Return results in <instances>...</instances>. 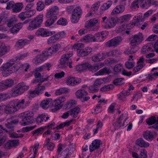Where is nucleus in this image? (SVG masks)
Segmentation results:
<instances>
[{"label": "nucleus", "instance_id": "nucleus-20", "mask_svg": "<svg viewBox=\"0 0 158 158\" xmlns=\"http://www.w3.org/2000/svg\"><path fill=\"white\" fill-rule=\"evenodd\" d=\"M30 41L27 39H21L18 40L15 44L16 47L19 49L22 48L26 45L29 44Z\"/></svg>", "mask_w": 158, "mask_h": 158}, {"label": "nucleus", "instance_id": "nucleus-63", "mask_svg": "<svg viewBox=\"0 0 158 158\" xmlns=\"http://www.w3.org/2000/svg\"><path fill=\"white\" fill-rule=\"evenodd\" d=\"M135 64V63L132 61H128L125 63L126 67L128 69H131L133 68Z\"/></svg>", "mask_w": 158, "mask_h": 158}, {"label": "nucleus", "instance_id": "nucleus-46", "mask_svg": "<svg viewBox=\"0 0 158 158\" xmlns=\"http://www.w3.org/2000/svg\"><path fill=\"white\" fill-rule=\"evenodd\" d=\"M83 39L86 42H94V36L92 34H90L86 35L84 37Z\"/></svg>", "mask_w": 158, "mask_h": 158}, {"label": "nucleus", "instance_id": "nucleus-14", "mask_svg": "<svg viewBox=\"0 0 158 158\" xmlns=\"http://www.w3.org/2000/svg\"><path fill=\"white\" fill-rule=\"evenodd\" d=\"M17 109L13 100L11 101L7 105L4 109V111L7 114L14 113L17 110Z\"/></svg>", "mask_w": 158, "mask_h": 158}, {"label": "nucleus", "instance_id": "nucleus-39", "mask_svg": "<svg viewBox=\"0 0 158 158\" xmlns=\"http://www.w3.org/2000/svg\"><path fill=\"white\" fill-rule=\"evenodd\" d=\"M110 73V70L106 67H104L100 70L95 73L96 75H101L105 74H109Z\"/></svg>", "mask_w": 158, "mask_h": 158}, {"label": "nucleus", "instance_id": "nucleus-55", "mask_svg": "<svg viewBox=\"0 0 158 158\" xmlns=\"http://www.w3.org/2000/svg\"><path fill=\"white\" fill-rule=\"evenodd\" d=\"M17 19L15 18H12L10 19L7 23L8 27H10L15 25V23L17 22Z\"/></svg>", "mask_w": 158, "mask_h": 158}, {"label": "nucleus", "instance_id": "nucleus-28", "mask_svg": "<svg viewBox=\"0 0 158 158\" xmlns=\"http://www.w3.org/2000/svg\"><path fill=\"white\" fill-rule=\"evenodd\" d=\"M13 101L17 110L20 108H24L25 102V100L24 99L21 100L16 99Z\"/></svg>", "mask_w": 158, "mask_h": 158}, {"label": "nucleus", "instance_id": "nucleus-36", "mask_svg": "<svg viewBox=\"0 0 158 158\" xmlns=\"http://www.w3.org/2000/svg\"><path fill=\"white\" fill-rule=\"evenodd\" d=\"M72 121V120L70 121H66L64 123H60L59 125L56 126L55 128H53V129L58 130L60 129H62L64 127L69 126L70 125Z\"/></svg>", "mask_w": 158, "mask_h": 158}, {"label": "nucleus", "instance_id": "nucleus-43", "mask_svg": "<svg viewBox=\"0 0 158 158\" xmlns=\"http://www.w3.org/2000/svg\"><path fill=\"white\" fill-rule=\"evenodd\" d=\"M113 2L111 0L107 1L106 2L104 3L102 6L101 9L102 10H106L108 9L111 6Z\"/></svg>", "mask_w": 158, "mask_h": 158}, {"label": "nucleus", "instance_id": "nucleus-41", "mask_svg": "<svg viewBox=\"0 0 158 158\" xmlns=\"http://www.w3.org/2000/svg\"><path fill=\"white\" fill-rule=\"evenodd\" d=\"M88 63H86L84 64L78 65L76 67V70L79 71H82L88 69Z\"/></svg>", "mask_w": 158, "mask_h": 158}, {"label": "nucleus", "instance_id": "nucleus-48", "mask_svg": "<svg viewBox=\"0 0 158 158\" xmlns=\"http://www.w3.org/2000/svg\"><path fill=\"white\" fill-rule=\"evenodd\" d=\"M77 53L79 56L81 57L87 56L89 54V52H86L84 49L77 50Z\"/></svg>", "mask_w": 158, "mask_h": 158}, {"label": "nucleus", "instance_id": "nucleus-33", "mask_svg": "<svg viewBox=\"0 0 158 158\" xmlns=\"http://www.w3.org/2000/svg\"><path fill=\"white\" fill-rule=\"evenodd\" d=\"M146 122L149 125H152L154 124H155L153 125L152 127L155 128H158V119H147Z\"/></svg>", "mask_w": 158, "mask_h": 158}, {"label": "nucleus", "instance_id": "nucleus-59", "mask_svg": "<svg viewBox=\"0 0 158 158\" xmlns=\"http://www.w3.org/2000/svg\"><path fill=\"white\" fill-rule=\"evenodd\" d=\"M92 61L94 62L99 61L102 60L100 53H98L92 57Z\"/></svg>", "mask_w": 158, "mask_h": 158}, {"label": "nucleus", "instance_id": "nucleus-50", "mask_svg": "<svg viewBox=\"0 0 158 158\" xmlns=\"http://www.w3.org/2000/svg\"><path fill=\"white\" fill-rule=\"evenodd\" d=\"M45 130L44 127H40L36 130L32 131V133L33 135L35 134L38 135L39 134H42L43 131Z\"/></svg>", "mask_w": 158, "mask_h": 158}, {"label": "nucleus", "instance_id": "nucleus-58", "mask_svg": "<svg viewBox=\"0 0 158 158\" xmlns=\"http://www.w3.org/2000/svg\"><path fill=\"white\" fill-rule=\"evenodd\" d=\"M84 44L82 43H79L74 44L73 46V48L74 49L77 50H82L84 48Z\"/></svg>", "mask_w": 158, "mask_h": 158}, {"label": "nucleus", "instance_id": "nucleus-29", "mask_svg": "<svg viewBox=\"0 0 158 158\" xmlns=\"http://www.w3.org/2000/svg\"><path fill=\"white\" fill-rule=\"evenodd\" d=\"M52 66L50 63H47L44 64L40 66L35 69V71L36 72H42L45 71L47 69L48 71L50 70L49 68Z\"/></svg>", "mask_w": 158, "mask_h": 158}, {"label": "nucleus", "instance_id": "nucleus-10", "mask_svg": "<svg viewBox=\"0 0 158 158\" xmlns=\"http://www.w3.org/2000/svg\"><path fill=\"white\" fill-rule=\"evenodd\" d=\"M118 21L117 18L111 17L106 20V23L102 25L103 27L106 29H109L114 27Z\"/></svg>", "mask_w": 158, "mask_h": 158}, {"label": "nucleus", "instance_id": "nucleus-53", "mask_svg": "<svg viewBox=\"0 0 158 158\" xmlns=\"http://www.w3.org/2000/svg\"><path fill=\"white\" fill-rule=\"evenodd\" d=\"M37 10L38 11H41L44 8L45 6L43 2L39 1L37 3Z\"/></svg>", "mask_w": 158, "mask_h": 158}, {"label": "nucleus", "instance_id": "nucleus-61", "mask_svg": "<svg viewBox=\"0 0 158 158\" xmlns=\"http://www.w3.org/2000/svg\"><path fill=\"white\" fill-rule=\"evenodd\" d=\"M124 80L123 78H116L114 81L113 83L115 85H121L124 83Z\"/></svg>", "mask_w": 158, "mask_h": 158}, {"label": "nucleus", "instance_id": "nucleus-64", "mask_svg": "<svg viewBox=\"0 0 158 158\" xmlns=\"http://www.w3.org/2000/svg\"><path fill=\"white\" fill-rule=\"evenodd\" d=\"M126 26L125 25L123 24L117 28L116 30L117 33H120L126 30Z\"/></svg>", "mask_w": 158, "mask_h": 158}, {"label": "nucleus", "instance_id": "nucleus-2", "mask_svg": "<svg viewBox=\"0 0 158 158\" xmlns=\"http://www.w3.org/2000/svg\"><path fill=\"white\" fill-rule=\"evenodd\" d=\"M130 40V44L132 47L126 50L124 52V53L127 55L132 54L136 52L137 50L136 46L140 44L143 40L142 35L139 33L132 36Z\"/></svg>", "mask_w": 158, "mask_h": 158}, {"label": "nucleus", "instance_id": "nucleus-18", "mask_svg": "<svg viewBox=\"0 0 158 158\" xmlns=\"http://www.w3.org/2000/svg\"><path fill=\"white\" fill-rule=\"evenodd\" d=\"M101 144H102L101 141L100 140L95 139L93 141L91 144L89 146L90 152H92L95 150L99 148Z\"/></svg>", "mask_w": 158, "mask_h": 158}, {"label": "nucleus", "instance_id": "nucleus-1", "mask_svg": "<svg viewBox=\"0 0 158 158\" xmlns=\"http://www.w3.org/2000/svg\"><path fill=\"white\" fill-rule=\"evenodd\" d=\"M29 65L27 64H15L13 62L10 61L5 64H3L0 67V70L4 71L2 75L4 77H6L12 73L17 71L20 68L24 69L25 71H27Z\"/></svg>", "mask_w": 158, "mask_h": 158}, {"label": "nucleus", "instance_id": "nucleus-42", "mask_svg": "<svg viewBox=\"0 0 158 158\" xmlns=\"http://www.w3.org/2000/svg\"><path fill=\"white\" fill-rule=\"evenodd\" d=\"M69 89L66 87H63L57 89L55 94L57 95H60L63 94H66L69 92Z\"/></svg>", "mask_w": 158, "mask_h": 158}, {"label": "nucleus", "instance_id": "nucleus-27", "mask_svg": "<svg viewBox=\"0 0 158 158\" xmlns=\"http://www.w3.org/2000/svg\"><path fill=\"white\" fill-rule=\"evenodd\" d=\"M23 27L22 23H18L14 25L10 29V32L13 34L17 33Z\"/></svg>", "mask_w": 158, "mask_h": 158}, {"label": "nucleus", "instance_id": "nucleus-22", "mask_svg": "<svg viewBox=\"0 0 158 158\" xmlns=\"http://www.w3.org/2000/svg\"><path fill=\"white\" fill-rule=\"evenodd\" d=\"M33 15L30 12L25 11L20 13L18 15V17L22 21L25 20L26 19L30 18L33 16Z\"/></svg>", "mask_w": 158, "mask_h": 158}, {"label": "nucleus", "instance_id": "nucleus-56", "mask_svg": "<svg viewBox=\"0 0 158 158\" xmlns=\"http://www.w3.org/2000/svg\"><path fill=\"white\" fill-rule=\"evenodd\" d=\"M123 69L122 64H118L116 65L114 67V71L117 73L120 72Z\"/></svg>", "mask_w": 158, "mask_h": 158}, {"label": "nucleus", "instance_id": "nucleus-23", "mask_svg": "<svg viewBox=\"0 0 158 158\" xmlns=\"http://www.w3.org/2000/svg\"><path fill=\"white\" fill-rule=\"evenodd\" d=\"M125 6L124 3L123 4H122L117 6L113 10L111 14H116L122 13L124 10Z\"/></svg>", "mask_w": 158, "mask_h": 158}, {"label": "nucleus", "instance_id": "nucleus-8", "mask_svg": "<svg viewBox=\"0 0 158 158\" xmlns=\"http://www.w3.org/2000/svg\"><path fill=\"white\" fill-rule=\"evenodd\" d=\"M65 34L64 31L57 33L50 37L47 40V43L49 45L55 43L58 40L65 36Z\"/></svg>", "mask_w": 158, "mask_h": 158}, {"label": "nucleus", "instance_id": "nucleus-34", "mask_svg": "<svg viewBox=\"0 0 158 158\" xmlns=\"http://www.w3.org/2000/svg\"><path fill=\"white\" fill-rule=\"evenodd\" d=\"M144 138L148 141H151L153 139L154 135L152 132L147 131L143 134Z\"/></svg>", "mask_w": 158, "mask_h": 158}, {"label": "nucleus", "instance_id": "nucleus-60", "mask_svg": "<svg viewBox=\"0 0 158 158\" xmlns=\"http://www.w3.org/2000/svg\"><path fill=\"white\" fill-rule=\"evenodd\" d=\"M18 122V121H12L10 122H8L6 123L5 125V126L8 128L11 129L13 127V124H16Z\"/></svg>", "mask_w": 158, "mask_h": 158}, {"label": "nucleus", "instance_id": "nucleus-45", "mask_svg": "<svg viewBox=\"0 0 158 158\" xmlns=\"http://www.w3.org/2000/svg\"><path fill=\"white\" fill-rule=\"evenodd\" d=\"M33 122V121L31 119H22L19 123L21 125L26 126L29 125Z\"/></svg>", "mask_w": 158, "mask_h": 158}, {"label": "nucleus", "instance_id": "nucleus-40", "mask_svg": "<svg viewBox=\"0 0 158 158\" xmlns=\"http://www.w3.org/2000/svg\"><path fill=\"white\" fill-rule=\"evenodd\" d=\"M34 5V4L32 3L27 4L25 8V10L27 12H30V13H31L32 14L34 15L36 12V11L32 9Z\"/></svg>", "mask_w": 158, "mask_h": 158}, {"label": "nucleus", "instance_id": "nucleus-15", "mask_svg": "<svg viewBox=\"0 0 158 158\" xmlns=\"http://www.w3.org/2000/svg\"><path fill=\"white\" fill-rule=\"evenodd\" d=\"M38 87L35 89L34 90H29V91L30 97L33 98L36 96V95H39L43 93L45 89V87L44 85L38 86Z\"/></svg>", "mask_w": 158, "mask_h": 158}, {"label": "nucleus", "instance_id": "nucleus-49", "mask_svg": "<svg viewBox=\"0 0 158 158\" xmlns=\"http://www.w3.org/2000/svg\"><path fill=\"white\" fill-rule=\"evenodd\" d=\"M68 23L67 20L64 18H60L57 22V24L62 26L66 25Z\"/></svg>", "mask_w": 158, "mask_h": 158}, {"label": "nucleus", "instance_id": "nucleus-35", "mask_svg": "<svg viewBox=\"0 0 158 158\" xmlns=\"http://www.w3.org/2000/svg\"><path fill=\"white\" fill-rule=\"evenodd\" d=\"M136 144L141 147H149V144L146 143L142 139H139L137 140Z\"/></svg>", "mask_w": 158, "mask_h": 158}, {"label": "nucleus", "instance_id": "nucleus-37", "mask_svg": "<svg viewBox=\"0 0 158 158\" xmlns=\"http://www.w3.org/2000/svg\"><path fill=\"white\" fill-rule=\"evenodd\" d=\"M51 100L52 99L50 98L44 99L41 102L40 104L41 106L44 109H46L49 107V104Z\"/></svg>", "mask_w": 158, "mask_h": 158}, {"label": "nucleus", "instance_id": "nucleus-38", "mask_svg": "<svg viewBox=\"0 0 158 158\" xmlns=\"http://www.w3.org/2000/svg\"><path fill=\"white\" fill-rule=\"evenodd\" d=\"M53 51L51 49V47L45 49L42 52V54L47 58V57L51 56L53 53Z\"/></svg>", "mask_w": 158, "mask_h": 158}, {"label": "nucleus", "instance_id": "nucleus-3", "mask_svg": "<svg viewBox=\"0 0 158 158\" xmlns=\"http://www.w3.org/2000/svg\"><path fill=\"white\" fill-rule=\"evenodd\" d=\"M59 13V9L57 6L52 7L48 10L46 17L48 18L45 23L46 27H48L53 24L57 19V16Z\"/></svg>", "mask_w": 158, "mask_h": 158}, {"label": "nucleus", "instance_id": "nucleus-54", "mask_svg": "<svg viewBox=\"0 0 158 158\" xmlns=\"http://www.w3.org/2000/svg\"><path fill=\"white\" fill-rule=\"evenodd\" d=\"M98 20L97 19H91L88 22H87V26L88 27H93L97 23H98Z\"/></svg>", "mask_w": 158, "mask_h": 158}, {"label": "nucleus", "instance_id": "nucleus-17", "mask_svg": "<svg viewBox=\"0 0 158 158\" xmlns=\"http://www.w3.org/2000/svg\"><path fill=\"white\" fill-rule=\"evenodd\" d=\"M126 121V119L123 120V119H116L113 125L116 129L118 130L120 128H123L124 127H126V125L125 124V122Z\"/></svg>", "mask_w": 158, "mask_h": 158}, {"label": "nucleus", "instance_id": "nucleus-26", "mask_svg": "<svg viewBox=\"0 0 158 158\" xmlns=\"http://www.w3.org/2000/svg\"><path fill=\"white\" fill-rule=\"evenodd\" d=\"M47 59V58L43 54L39 55L35 57L33 60L34 63L36 65L40 64Z\"/></svg>", "mask_w": 158, "mask_h": 158}, {"label": "nucleus", "instance_id": "nucleus-24", "mask_svg": "<svg viewBox=\"0 0 158 158\" xmlns=\"http://www.w3.org/2000/svg\"><path fill=\"white\" fill-rule=\"evenodd\" d=\"M34 115V114L32 111H27L20 114L18 116L22 118H32Z\"/></svg>", "mask_w": 158, "mask_h": 158}, {"label": "nucleus", "instance_id": "nucleus-19", "mask_svg": "<svg viewBox=\"0 0 158 158\" xmlns=\"http://www.w3.org/2000/svg\"><path fill=\"white\" fill-rule=\"evenodd\" d=\"M81 82L80 79H76L74 77H69L67 80L66 83L68 85L74 86L79 84Z\"/></svg>", "mask_w": 158, "mask_h": 158}, {"label": "nucleus", "instance_id": "nucleus-30", "mask_svg": "<svg viewBox=\"0 0 158 158\" xmlns=\"http://www.w3.org/2000/svg\"><path fill=\"white\" fill-rule=\"evenodd\" d=\"M153 45L151 44H148L143 47L142 52L143 54L147 53L149 52H153Z\"/></svg>", "mask_w": 158, "mask_h": 158}, {"label": "nucleus", "instance_id": "nucleus-51", "mask_svg": "<svg viewBox=\"0 0 158 158\" xmlns=\"http://www.w3.org/2000/svg\"><path fill=\"white\" fill-rule=\"evenodd\" d=\"M112 85L110 84L107 85H105L101 88L100 90L102 92L109 91L113 88Z\"/></svg>", "mask_w": 158, "mask_h": 158}, {"label": "nucleus", "instance_id": "nucleus-7", "mask_svg": "<svg viewBox=\"0 0 158 158\" xmlns=\"http://www.w3.org/2000/svg\"><path fill=\"white\" fill-rule=\"evenodd\" d=\"M82 13V10L79 6H77L72 12L71 18V22L73 23H76L79 21Z\"/></svg>", "mask_w": 158, "mask_h": 158}, {"label": "nucleus", "instance_id": "nucleus-57", "mask_svg": "<svg viewBox=\"0 0 158 158\" xmlns=\"http://www.w3.org/2000/svg\"><path fill=\"white\" fill-rule=\"evenodd\" d=\"M139 0H135L132 2L130 6V8L131 9H135L136 8H139Z\"/></svg>", "mask_w": 158, "mask_h": 158}, {"label": "nucleus", "instance_id": "nucleus-4", "mask_svg": "<svg viewBox=\"0 0 158 158\" xmlns=\"http://www.w3.org/2000/svg\"><path fill=\"white\" fill-rule=\"evenodd\" d=\"M29 88V86L25 85L23 82L19 83L11 89L10 95L14 97L18 96L27 90Z\"/></svg>", "mask_w": 158, "mask_h": 158}, {"label": "nucleus", "instance_id": "nucleus-9", "mask_svg": "<svg viewBox=\"0 0 158 158\" xmlns=\"http://www.w3.org/2000/svg\"><path fill=\"white\" fill-rule=\"evenodd\" d=\"M66 100L64 97L62 96L54 100L52 103V106L54 108L52 109L53 112H55L60 109L62 106L61 103L64 102Z\"/></svg>", "mask_w": 158, "mask_h": 158}, {"label": "nucleus", "instance_id": "nucleus-25", "mask_svg": "<svg viewBox=\"0 0 158 158\" xmlns=\"http://www.w3.org/2000/svg\"><path fill=\"white\" fill-rule=\"evenodd\" d=\"M9 50V48L5 43L0 42V57L6 53Z\"/></svg>", "mask_w": 158, "mask_h": 158}, {"label": "nucleus", "instance_id": "nucleus-32", "mask_svg": "<svg viewBox=\"0 0 158 158\" xmlns=\"http://www.w3.org/2000/svg\"><path fill=\"white\" fill-rule=\"evenodd\" d=\"M70 115L73 118H76L78 116L79 113L80 111V109L78 107H76L69 110Z\"/></svg>", "mask_w": 158, "mask_h": 158}, {"label": "nucleus", "instance_id": "nucleus-31", "mask_svg": "<svg viewBox=\"0 0 158 158\" xmlns=\"http://www.w3.org/2000/svg\"><path fill=\"white\" fill-rule=\"evenodd\" d=\"M23 8V5L22 3H16L13 7V12L16 13L19 12Z\"/></svg>", "mask_w": 158, "mask_h": 158}, {"label": "nucleus", "instance_id": "nucleus-16", "mask_svg": "<svg viewBox=\"0 0 158 158\" xmlns=\"http://www.w3.org/2000/svg\"><path fill=\"white\" fill-rule=\"evenodd\" d=\"M145 65L144 59L141 56L137 62V65L133 69V72L134 73L138 72L143 68Z\"/></svg>", "mask_w": 158, "mask_h": 158}, {"label": "nucleus", "instance_id": "nucleus-5", "mask_svg": "<svg viewBox=\"0 0 158 158\" xmlns=\"http://www.w3.org/2000/svg\"><path fill=\"white\" fill-rule=\"evenodd\" d=\"M73 54L72 52H69L63 55L60 60V64L58 65L59 67L63 69L69 66L70 68H72L73 66L71 65L72 61L71 59H69L73 56Z\"/></svg>", "mask_w": 158, "mask_h": 158}, {"label": "nucleus", "instance_id": "nucleus-44", "mask_svg": "<svg viewBox=\"0 0 158 158\" xmlns=\"http://www.w3.org/2000/svg\"><path fill=\"white\" fill-rule=\"evenodd\" d=\"M6 89L11 87L14 85V81L11 79H9L3 81Z\"/></svg>", "mask_w": 158, "mask_h": 158}, {"label": "nucleus", "instance_id": "nucleus-11", "mask_svg": "<svg viewBox=\"0 0 158 158\" xmlns=\"http://www.w3.org/2000/svg\"><path fill=\"white\" fill-rule=\"evenodd\" d=\"M55 33V31H49L46 29L40 28L36 31L35 34L37 36L46 37L51 36Z\"/></svg>", "mask_w": 158, "mask_h": 158}, {"label": "nucleus", "instance_id": "nucleus-6", "mask_svg": "<svg viewBox=\"0 0 158 158\" xmlns=\"http://www.w3.org/2000/svg\"><path fill=\"white\" fill-rule=\"evenodd\" d=\"M43 19V15H37L29 23L27 29L29 31H33L40 27L42 23Z\"/></svg>", "mask_w": 158, "mask_h": 158}, {"label": "nucleus", "instance_id": "nucleus-21", "mask_svg": "<svg viewBox=\"0 0 158 158\" xmlns=\"http://www.w3.org/2000/svg\"><path fill=\"white\" fill-rule=\"evenodd\" d=\"M103 65L104 64L102 63H98L93 65H92L88 63V69L90 71L95 72L102 67Z\"/></svg>", "mask_w": 158, "mask_h": 158}, {"label": "nucleus", "instance_id": "nucleus-12", "mask_svg": "<svg viewBox=\"0 0 158 158\" xmlns=\"http://www.w3.org/2000/svg\"><path fill=\"white\" fill-rule=\"evenodd\" d=\"M88 94V92L83 89H78L76 93V97L82 102L87 101L90 98L89 96H85Z\"/></svg>", "mask_w": 158, "mask_h": 158}, {"label": "nucleus", "instance_id": "nucleus-13", "mask_svg": "<svg viewBox=\"0 0 158 158\" xmlns=\"http://www.w3.org/2000/svg\"><path fill=\"white\" fill-rule=\"evenodd\" d=\"M122 41V39L121 37H116L107 42L106 44V46L108 47H115L119 45Z\"/></svg>", "mask_w": 158, "mask_h": 158}, {"label": "nucleus", "instance_id": "nucleus-52", "mask_svg": "<svg viewBox=\"0 0 158 158\" xmlns=\"http://www.w3.org/2000/svg\"><path fill=\"white\" fill-rule=\"evenodd\" d=\"M89 89L90 92H97L99 90V86L94 84L93 85L89 86Z\"/></svg>", "mask_w": 158, "mask_h": 158}, {"label": "nucleus", "instance_id": "nucleus-62", "mask_svg": "<svg viewBox=\"0 0 158 158\" xmlns=\"http://www.w3.org/2000/svg\"><path fill=\"white\" fill-rule=\"evenodd\" d=\"M61 46L60 44H57L54 45L51 47V49L53 51V53H56L58 51L59 49L61 48Z\"/></svg>", "mask_w": 158, "mask_h": 158}, {"label": "nucleus", "instance_id": "nucleus-47", "mask_svg": "<svg viewBox=\"0 0 158 158\" xmlns=\"http://www.w3.org/2000/svg\"><path fill=\"white\" fill-rule=\"evenodd\" d=\"M76 104V101L73 100H70L68 101L64 105L66 109H68L72 107Z\"/></svg>", "mask_w": 158, "mask_h": 158}]
</instances>
